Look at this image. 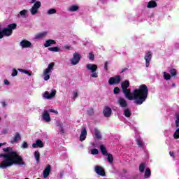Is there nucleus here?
Masks as SVG:
<instances>
[{"label": "nucleus", "mask_w": 179, "mask_h": 179, "mask_svg": "<svg viewBox=\"0 0 179 179\" xmlns=\"http://www.w3.org/2000/svg\"><path fill=\"white\" fill-rule=\"evenodd\" d=\"M129 80H126L121 83L122 90L124 96L128 100H134V103L137 106H141L146 99H148V94H149V89L145 84L141 85L138 89L134 90L133 93H131V89L129 87Z\"/></svg>", "instance_id": "f257e3e1"}, {"label": "nucleus", "mask_w": 179, "mask_h": 179, "mask_svg": "<svg viewBox=\"0 0 179 179\" xmlns=\"http://www.w3.org/2000/svg\"><path fill=\"white\" fill-rule=\"evenodd\" d=\"M6 154H0V157H3L4 160L0 164V169H8L17 164L18 166H26V162L23 160V157L17 154V152L13 151V148L7 147L3 149Z\"/></svg>", "instance_id": "f03ea898"}, {"label": "nucleus", "mask_w": 179, "mask_h": 179, "mask_svg": "<svg viewBox=\"0 0 179 179\" xmlns=\"http://www.w3.org/2000/svg\"><path fill=\"white\" fill-rule=\"evenodd\" d=\"M82 56L80 54H78V52H76L73 54V57L70 59V62L71 65H78L80 62Z\"/></svg>", "instance_id": "7ed1b4c3"}, {"label": "nucleus", "mask_w": 179, "mask_h": 179, "mask_svg": "<svg viewBox=\"0 0 179 179\" xmlns=\"http://www.w3.org/2000/svg\"><path fill=\"white\" fill-rule=\"evenodd\" d=\"M40 8H41V2L36 1L31 7V8L30 9L31 14L37 15V13H38V9H40Z\"/></svg>", "instance_id": "20e7f679"}, {"label": "nucleus", "mask_w": 179, "mask_h": 179, "mask_svg": "<svg viewBox=\"0 0 179 179\" xmlns=\"http://www.w3.org/2000/svg\"><path fill=\"white\" fill-rule=\"evenodd\" d=\"M121 82V76H115L109 78L108 84L110 85H118Z\"/></svg>", "instance_id": "39448f33"}, {"label": "nucleus", "mask_w": 179, "mask_h": 179, "mask_svg": "<svg viewBox=\"0 0 179 179\" xmlns=\"http://www.w3.org/2000/svg\"><path fill=\"white\" fill-rule=\"evenodd\" d=\"M55 94H57V90H52L51 93L48 92V91H45L43 94V97L47 99L48 100H51L53 97H55Z\"/></svg>", "instance_id": "423d86ee"}, {"label": "nucleus", "mask_w": 179, "mask_h": 179, "mask_svg": "<svg viewBox=\"0 0 179 179\" xmlns=\"http://www.w3.org/2000/svg\"><path fill=\"white\" fill-rule=\"evenodd\" d=\"M144 59L145 60V66L146 68H149V66L150 65V62L152 61V52L148 51Z\"/></svg>", "instance_id": "0eeeda50"}, {"label": "nucleus", "mask_w": 179, "mask_h": 179, "mask_svg": "<svg viewBox=\"0 0 179 179\" xmlns=\"http://www.w3.org/2000/svg\"><path fill=\"white\" fill-rule=\"evenodd\" d=\"M95 172L98 176H101V177H106V171L101 166H95Z\"/></svg>", "instance_id": "6e6552de"}, {"label": "nucleus", "mask_w": 179, "mask_h": 179, "mask_svg": "<svg viewBox=\"0 0 179 179\" xmlns=\"http://www.w3.org/2000/svg\"><path fill=\"white\" fill-rule=\"evenodd\" d=\"M54 66H55V62H51L49 64L47 69H45L43 71V75H47V73H50L52 69H54Z\"/></svg>", "instance_id": "1a4fd4ad"}, {"label": "nucleus", "mask_w": 179, "mask_h": 179, "mask_svg": "<svg viewBox=\"0 0 179 179\" xmlns=\"http://www.w3.org/2000/svg\"><path fill=\"white\" fill-rule=\"evenodd\" d=\"M20 44L22 48H29L31 47V42L27 40H22Z\"/></svg>", "instance_id": "9d476101"}, {"label": "nucleus", "mask_w": 179, "mask_h": 179, "mask_svg": "<svg viewBox=\"0 0 179 179\" xmlns=\"http://www.w3.org/2000/svg\"><path fill=\"white\" fill-rule=\"evenodd\" d=\"M113 113V110H111V108L108 106H105L103 109V115L104 117H111V113Z\"/></svg>", "instance_id": "9b49d317"}, {"label": "nucleus", "mask_w": 179, "mask_h": 179, "mask_svg": "<svg viewBox=\"0 0 179 179\" xmlns=\"http://www.w3.org/2000/svg\"><path fill=\"white\" fill-rule=\"evenodd\" d=\"M50 173H51V165L48 164L43 171V178H47L50 176Z\"/></svg>", "instance_id": "f8f14e48"}, {"label": "nucleus", "mask_w": 179, "mask_h": 179, "mask_svg": "<svg viewBox=\"0 0 179 179\" xmlns=\"http://www.w3.org/2000/svg\"><path fill=\"white\" fill-rule=\"evenodd\" d=\"M2 33H3V36H6V37H9L10 36H12L13 33V31H10L8 27H6V28H3L2 30H1Z\"/></svg>", "instance_id": "ddd939ff"}, {"label": "nucleus", "mask_w": 179, "mask_h": 179, "mask_svg": "<svg viewBox=\"0 0 179 179\" xmlns=\"http://www.w3.org/2000/svg\"><path fill=\"white\" fill-rule=\"evenodd\" d=\"M43 121H45V122H50V121H51V117H50V113H48V110L43 111Z\"/></svg>", "instance_id": "4468645a"}, {"label": "nucleus", "mask_w": 179, "mask_h": 179, "mask_svg": "<svg viewBox=\"0 0 179 179\" xmlns=\"http://www.w3.org/2000/svg\"><path fill=\"white\" fill-rule=\"evenodd\" d=\"M87 69L88 71H91V72H96L97 71V65L93 64H88L86 65Z\"/></svg>", "instance_id": "2eb2a0df"}, {"label": "nucleus", "mask_w": 179, "mask_h": 179, "mask_svg": "<svg viewBox=\"0 0 179 179\" xmlns=\"http://www.w3.org/2000/svg\"><path fill=\"white\" fill-rule=\"evenodd\" d=\"M87 136V131H86V128H83L81 131V134L80 136V142H83L86 139V136Z\"/></svg>", "instance_id": "dca6fc26"}, {"label": "nucleus", "mask_w": 179, "mask_h": 179, "mask_svg": "<svg viewBox=\"0 0 179 179\" xmlns=\"http://www.w3.org/2000/svg\"><path fill=\"white\" fill-rule=\"evenodd\" d=\"M117 103L120 106V107L125 108L128 106V103H127V101L124 99V98L120 97Z\"/></svg>", "instance_id": "f3484780"}, {"label": "nucleus", "mask_w": 179, "mask_h": 179, "mask_svg": "<svg viewBox=\"0 0 179 179\" xmlns=\"http://www.w3.org/2000/svg\"><path fill=\"white\" fill-rule=\"evenodd\" d=\"M54 44H57V42L53 39H48L45 41V43L44 44V47H51V45H53Z\"/></svg>", "instance_id": "a211bd4d"}, {"label": "nucleus", "mask_w": 179, "mask_h": 179, "mask_svg": "<svg viewBox=\"0 0 179 179\" xmlns=\"http://www.w3.org/2000/svg\"><path fill=\"white\" fill-rule=\"evenodd\" d=\"M157 6V3L155 0H151L148 2L147 5V8H153Z\"/></svg>", "instance_id": "6ab92c4d"}, {"label": "nucleus", "mask_w": 179, "mask_h": 179, "mask_svg": "<svg viewBox=\"0 0 179 179\" xmlns=\"http://www.w3.org/2000/svg\"><path fill=\"white\" fill-rule=\"evenodd\" d=\"M123 113L124 114V117H127V118H129L131 115H132V113L131 112V110L129 108H126L123 110Z\"/></svg>", "instance_id": "aec40b11"}, {"label": "nucleus", "mask_w": 179, "mask_h": 179, "mask_svg": "<svg viewBox=\"0 0 179 179\" xmlns=\"http://www.w3.org/2000/svg\"><path fill=\"white\" fill-rule=\"evenodd\" d=\"M21 137H20V134L18 132L15 133V135L13 138V141H11V143H15V142H18V141H20Z\"/></svg>", "instance_id": "412c9836"}, {"label": "nucleus", "mask_w": 179, "mask_h": 179, "mask_svg": "<svg viewBox=\"0 0 179 179\" xmlns=\"http://www.w3.org/2000/svg\"><path fill=\"white\" fill-rule=\"evenodd\" d=\"M17 27V24L13 23L8 25L7 28L10 30V31H13V30H16Z\"/></svg>", "instance_id": "4be33fe9"}, {"label": "nucleus", "mask_w": 179, "mask_h": 179, "mask_svg": "<svg viewBox=\"0 0 179 179\" xmlns=\"http://www.w3.org/2000/svg\"><path fill=\"white\" fill-rule=\"evenodd\" d=\"M150 176H152V172L150 171V169L146 168L145 171L144 178H149Z\"/></svg>", "instance_id": "5701e85b"}, {"label": "nucleus", "mask_w": 179, "mask_h": 179, "mask_svg": "<svg viewBox=\"0 0 179 179\" xmlns=\"http://www.w3.org/2000/svg\"><path fill=\"white\" fill-rule=\"evenodd\" d=\"M100 149H101V152L102 153V155H103V156H107V155H108V152H107V149L106 148V147H104L103 145H100Z\"/></svg>", "instance_id": "b1692460"}, {"label": "nucleus", "mask_w": 179, "mask_h": 179, "mask_svg": "<svg viewBox=\"0 0 179 179\" xmlns=\"http://www.w3.org/2000/svg\"><path fill=\"white\" fill-rule=\"evenodd\" d=\"M145 169H146V164L145 163H141L139 165L138 170L140 173H145Z\"/></svg>", "instance_id": "393cba45"}, {"label": "nucleus", "mask_w": 179, "mask_h": 179, "mask_svg": "<svg viewBox=\"0 0 179 179\" xmlns=\"http://www.w3.org/2000/svg\"><path fill=\"white\" fill-rule=\"evenodd\" d=\"M136 143L138 148H144L145 143H143V140H142L141 138H138L136 140Z\"/></svg>", "instance_id": "a878e982"}, {"label": "nucleus", "mask_w": 179, "mask_h": 179, "mask_svg": "<svg viewBox=\"0 0 179 179\" xmlns=\"http://www.w3.org/2000/svg\"><path fill=\"white\" fill-rule=\"evenodd\" d=\"M95 138L100 141L101 139V134L100 133V131L99 129H95Z\"/></svg>", "instance_id": "bb28decb"}, {"label": "nucleus", "mask_w": 179, "mask_h": 179, "mask_svg": "<svg viewBox=\"0 0 179 179\" xmlns=\"http://www.w3.org/2000/svg\"><path fill=\"white\" fill-rule=\"evenodd\" d=\"M78 9H79V6L73 5L70 6V8H69V10L70 12H76V10H78Z\"/></svg>", "instance_id": "cd10ccee"}, {"label": "nucleus", "mask_w": 179, "mask_h": 179, "mask_svg": "<svg viewBox=\"0 0 179 179\" xmlns=\"http://www.w3.org/2000/svg\"><path fill=\"white\" fill-rule=\"evenodd\" d=\"M34 157L36 160V163H40V152L35 151L34 152Z\"/></svg>", "instance_id": "c85d7f7f"}, {"label": "nucleus", "mask_w": 179, "mask_h": 179, "mask_svg": "<svg viewBox=\"0 0 179 179\" xmlns=\"http://www.w3.org/2000/svg\"><path fill=\"white\" fill-rule=\"evenodd\" d=\"M45 36H47V32L43 31L36 34V38H43V37H45Z\"/></svg>", "instance_id": "c756f323"}, {"label": "nucleus", "mask_w": 179, "mask_h": 179, "mask_svg": "<svg viewBox=\"0 0 179 179\" xmlns=\"http://www.w3.org/2000/svg\"><path fill=\"white\" fill-rule=\"evenodd\" d=\"M49 51H52V52H59V48L58 47H52V48H48Z\"/></svg>", "instance_id": "7c9ffc66"}, {"label": "nucleus", "mask_w": 179, "mask_h": 179, "mask_svg": "<svg viewBox=\"0 0 179 179\" xmlns=\"http://www.w3.org/2000/svg\"><path fill=\"white\" fill-rule=\"evenodd\" d=\"M175 117L176 118V120L175 121L176 127H177V128H178V127H179V113H175Z\"/></svg>", "instance_id": "2f4dec72"}, {"label": "nucleus", "mask_w": 179, "mask_h": 179, "mask_svg": "<svg viewBox=\"0 0 179 179\" xmlns=\"http://www.w3.org/2000/svg\"><path fill=\"white\" fill-rule=\"evenodd\" d=\"M18 71L20 72H22L23 73H25V75H28V76H31V73H30L27 70H24V69H19Z\"/></svg>", "instance_id": "473e14b6"}, {"label": "nucleus", "mask_w": 179, "mask_h": 179, "mask_svg": "<svg viewBox=\"0 0 179 179\" xmlns=\"http://www.w3.org/2000/svg\"><path fill=\"white\" fill-rule=\"evenodd\" d=\"M106 156H108V162H109V163L114 162V157H113L112 154H108Z\"/></svg>", "instance_id": "72a5a7b5"}, {"label": "nucleus", "mask_w": 179, "mask_h": 179, "mask_svg": "<svg viewBox=\"0 0 179 179\" xmlns=\"http://www.w3.org/2000/svg\"><path fill=\"white\" fill-rule=\"evenodd\" d=\"M36 143L38 148H44V143L41 140H36Z\"/></svg>", "instance_id": "f704fd0d"}, {"label": "nucleus", "mask_w": 179, "mask_h": 179, "mask_svg": "<svg viewBox=\"0 0 179 179\" xmlns=\"http://www.w3.org/2000/svg\"><path fill=\"white\" fill-rule=\"evenodd\" d=\"M164 78L165 80H170V79H171V76L166 72H164Z\"/></svg>", "instance_id": "c9c22d12"}, {"label": "nucleus", "mask_w": 179, "mask_h": 179, "mask_svg": "<svg viewBox=\"0 0 179 179\" xmlns=\"http://www.w3.org/2000/svg\"><path fill=\"white\" fill-rule=\"evenodd\" d=\"M174 139H179V128H178L173 134Z\"/></svg>", "instance_id": "e433bc0d"}, {"label": "nucleus", "mask_w": 179, "mask_h": 179, "mask_svg": "<svg viewBox=\"0 0 179 179\" xmlns=\"http://www.w3.org/2000/svg\"><path fill=\"white\" fill-rule=\"evenodd\" d=\"M87 113L90 117H92V115H94V110L93 108H90L88 110H87Z\"/></svg>", "instance_id": "4c0bfd02"}, {"label": "nucleus", "mask_w": 179, "mask_h": 179, "mask_svg": "<svg viewBox=\"0 0 179 179\" xmlns=\"http://www.w3.org/2000/svg\"><path fill=\"white\" fill-rule=\"evenodd\" d=\"M55 13H57L55 8H51L48 10V15H54Z\"/></svg>", "instance_id": "58836bf2"}, {"label": "nucleus", "mask_w": 179, "mask_h": 179, "mask_svg": "<svg viewBox=\"0 0 179 179\" xmlns=\"http://www.w3.org/2000/svg\"><path fill=\"white\" fill-rule=\"evenodd\" d=\"M171 76H176L177 75V70L176 69H172L170 70Z\"/></svg>", "instance_id": "ea45409f"}, {"label": "nucleus", "mask_w": 179, "mask_h": 179, "mask_svg": "<svg viewBox=\"0 0 179 179\" xmlns=\"http://www.w3.org/2000/svg\"><path fill=\"white\" fill-rule=\"evenodd\" d=\"M22 149H27L29 148V144L26 141H23L22 145L21 146Z\"/></svg>", "instance_id": "a19ab883"}, {"label": "nucleus", "mask_w": 179, "mask_h": 179, "mask_svg": "<svg viewBox=\"0 0 179 179\" xmlns=\"http://www.w3.org/2000/svg\"><path fill=\"white\" fill-rule=\"evenodd\" d=\"M89 59H90V61H94V54H93V52L89 53Z\"/></svg>", "instance_id": "79ce46f5"}, {"label": "nucleus", "mask_w": 179, "mask_h": 179, "mask_svg": "<svg viewBox=\"0 0 179 179\" xmlns=\"http://www.w3.org/2000/svg\"><path fill=\"white\" fill-rule=\"evenodd\" d=\"M20 16H25L27 15V10H22L20 12Z\"/></svg>", "instance_id": "37998d69"}, {"label": "nucleus", "mask_w": 179, "mask_h": 179, "mask_svg": "<svg viewBox=\"0 0 179 179\" xmlns=\"http://www.w3.org/2000/svg\"><path fill=\"white\" fill-rule=\"evenodd\" d=\"M92 155H99V150L94 148L91 150Z\"/></svg>", "instance_id": "c03bdc74"}, {"label": "nucleus", "mask_w": 179, "mask_h": 179, "mask_svg": "<svg viewBox=\"0 0 179 179\" xmlns=\"http://www.w3.org/2000/svg\"><path fill=\"white\" fill-rule=\"evenodd\" d=\"M114 94H118L120 93V87H116L113 90Z\"/></svg>", "instance_id": "a18cd8bd"}, {"label": "nucleus", "mask_w": 179, "mask_h": 179, "mask_svg": "<svg viewBox=\"0 0 179 179\" xmlns=\"http://www.w3.org/2000/svg\"><path fill=\"white\" fill-rule=\"evenodd\" d=\"M91 78H99V75L96 71L92 72Z\"/></svg>", "instance_id": "49530a36"}, {"label": "nucleus", "mask_w": 179, "mask_h": 179, "mask_svg": "<svg viewBox=\"0 0 179 179\" xmlns=\"http://www.w3.org/2000/svg\"><path fill=\"white\" fill-rule=\"evenodd\" d=\"M64 49L67 50H73V47H72L71 45H65Z\"/></svg>", "instance_id": "de8ad7c7"}, {"label": "nucleus", "mask_w": 179, "mask_h": 179, "mask_svg": "<svg viewBox=\"0 0 179 179\" xmlns=\"http://www.w3.org/2000/svg\"><path fill=\"white\" fill-rule=\"evenodd\" d=\"M11 76L13 77L17 76V70H16L15 69H13Z\"/></svg>", "instance_id": "09e8293b"}, {"label": "nucleus", "mask_w": 179, "mask_h": 179, "mask_svg": "<svg viewBox=\"0 0 179 179\" xmlns=\"http://www.w3.org/2000/svg\"><path fill=\"white\" fill-rule=\"evenodd\" d=\"M104 69H105L106 72H107V71H108V62H105Z\"/></svg>", "instance_id": "8fccbe9b"}, {"label": "nucleus", "mask_w": 179, "mask_h": 179, "mask_svg": "<svg viewBox=\"0 0 179 179\" xmlns=\"http://www.w3.org/2000/svg\"><path fill=\"white\" fill-rule=\"evenodd\" d=\"M44 75V80H48L50 79V75L48 73L43 74Z\"/></svg>", "instance_id": "3c124183"}, {"label": "nucleus", "mask_w": 179, "mask_h": 179, "mask_svg": "<svg viewBox=\"0 0 179 179\" xmlns=\"http://www.w3.org/2000/svg\"><path fill=\"white\" fill-rule=\"evenodd\" d=\"M59 127H60V128H61V129H60V133H61V134H65V130H64V128L62 127V124H59Z\"/></svg>", "instance_id": "603ef678"}, {"label": "nucleus", "mask_w": 179, "mask_h": 179, "mask_svg": "<svg viewBox=\"0 0 179 179\" xmlns=\"http://www.w3.org/2000/svg\"><path fill=\"white\" fill-rule=\"evenodd\" d=\"M49 111L50 113H55V114H58V110H54V109H50Z\"/></svg>", "instance_id": "864d4df0"}, {"label": "nucleus", "mask_w": 179, "mask_h": 179, "mask_svg": "<svg viewBox=\"0 0 179 179\" xmlns=\"http://www.w3.org/2000/svg\"><path fill=\"white\" fill-rule=\"evenodd\" d=\"M78 96V92H74V96H73V99H77Z\"/></svg>", "instance_id": "5fc2aeb1"}, {"label": "nucleus", "mask_w": 179, "mask_h": 179, "mask_svg": "<svg viewBox=\"0 0 179 179\" xmlns=\"http://www.w3.org/2000/svg\"><path fill=\"white\" fill-rule=\"evenodd\" d=\"M10 83H9V81L8 80H4V85H6L7 86L9 85Z\"/></svg>", "instance_id": "6e6d98bb"}, {"label": "nucleus", "mask_w": 179, "mask_h": 179, "mask_svg": "<svg viewBox=\"0 0 179 179\" xmlns=\"http://www.w3.org/2000/svg\"><path fill=\"white\" fill-rule=\"evenodd\" d=\"M3 32H2V31H0V39L1 38H3Z\"/></svg>", "instance_id": "4d7b16f0"}, {"label": "nucleus", "mask_w": 179, "mask_h": 179, "mask_svg": "<svg viewBox=\"0 0 179 179\" xmlns=\"http://www.w3.org/2000/svg\"><path fill=\"white\" fill-rule=\"evenodd\" d=\"M2 107H6V103L5 101L1 102Z\"/></svg>", "instance_id": "13d9d810"}, {"label": "nucleus", "mask_w": 179, "mask_h": 179, "mask_svg": "<svg viewBox=\"0 0 179 179\" xmlns=\"http://www.w3.org/2000/svg\"><path fill=\"white\" fill-rule=\"evenodd\" d=\"M2 134H8V129H3V130L2 131Z\"/></svg>", "instance_id": "bf43d9fd"}, {"label": "nucleus", "mask_w": 179, "mask_h": 179, "mask_svg": "<svg viewBox=\"0 0 179 179\" xmlns=\"http://www.w3.org/2000/svg\"><path fill=\"white\" fill-rule=\"evenodd\" d=\"M169 155H170V156H171L172 157H174V152L170 151V152H169Z\"/></svg>", "instance_id": "052dcab7"}, {"label": "nucleus", "mask_w": 179, "mask_h": 179, "mask_svg": "<svg viewBox=\"0 0 179 179\" xmlns=\"http://www.w3.org/2000/svg\"><path fill=\"white\" fill-rule=\"evenodd\" d=\"M32 148H37V143L32 144Z\"/></svg>", "instance_id": "680f3d73"}, {"label": "nucleus", "mask_w": 179, "mask_h": 179, "mask_svg": "<svg viewBox=\"0 0 179 179\" xmlns=\"http://www.w3.org/2000/svg\"><path fill=\"white\" fill-rule=\"evenodd\" d=\"M3 145H6V143H0V148L1 147V146H3Z\"/></svg>", "instance_id": "e2e57ef3"}, {"label": "nucleus", "mask_w": 179, "mask_h": 179, "mask_svg": "<svg viewBox=\"0 0 179 179\" xmlns=\"http://www.w3.org/2000/svg\"><path fill=\"white\" fill-rule=\"evenodd\" d=\"M128 69L127 68H124L122 70V72H125V71H127Z\"/></svg>", "instance_id": "0e129e2a"}, {"label": "nucleus", "mask_w": 179, "mask_h": 179, "mask_svg": "<svg viewBox=\"0 0 179 179\" xmlns=\"http://www.w3.org/2000/svg\"><path fill=\"white\" fill-rule=\"evenodd\" d=\"M37 0H31V3H34Z\"/></svg>", "instance_id": "69168bd1"}, {"label": "nucleus", "mask_w": 179, "mask_h": 179, "mask_svg": "<svg viewBox=\"0 0 179 179\" xmlns=\"http://www.w3.org/2000/svg\"><path fill=\"white\" fill-rule=\"evenodd\" d=\"M172 86H176V84H173Z\"/></svg>", "instance_id": "338daca9"}, {"label": "nucleus", "mask_w": 179, "mask_h": 179, "mask_svg": "<svg viewBox=\"0 0 179 179\" xmlns=\"http://www.w3.org/2000/svg\"><path fill=\"white\" fill-rule=\"evenodd\" d=\"M0 121H1V117H0Z\"/></svg>", "instance_id": "774afa93"}]
</instances>
